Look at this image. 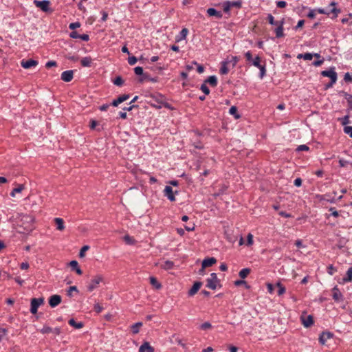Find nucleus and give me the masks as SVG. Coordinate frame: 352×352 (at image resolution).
<instances>
[{"label": "nucleus", "mask_w": 352, "mask_h": 352, "mask_svg": "<svg viewBox=\"0 0 352 352\" xmlns=\"http://www.w3.org/2000/svg\"><path fill=\"white\" fill-rule=\"evenodd\" d=\"M250 272L251 270L250 268H243L239 272V275L241 278L244 279L250 274Z\"/></svg>", "instance_id": "nucleus-31"}, {"label": "nucleus", "mask_w": 352, "mask_h": 352, "mask_svg": "<svg viewBox=\"0 0 352 352\" xmlns=\"http://www.w3.org/2000/svg\"><path fill=\"white\" fill-rule=\"evenodd\" d=\"M212 327L211 324L209 322H206L200 326V329L202 330H207Z\"/></svg>", "instance_id": "nucleus-48"}, {"label": "nucleus", "mask_w": 352, "mask_h": 352, "mask_svg": "<svg viewBox=\"0 0 352 352\" xmlns=\"http://www.w3.org/2000/svg\"><path fill=\"white\" fill-rule=\"evenodd\" d=\"M267 20L270 24L276 26L278 25V22H280V21H274V18L271 14H268Z\"/></svg>", "instance_id": "nucleus-40"}, {"label": "nucleus", "mask_w": 352, "mask_h": 352, "mask_svg": "<svg viewBox=\"0 0 352 352\" xmlns=\"http://www.w3.org/2000/svg\"><path fill=\"white\" fill-rule=\"evenodd\" d=\"M201 285H202V283L201 282H199V281L195 282L193 284L192 287L190 288V289L188 291V296H192L195 294H197V292L199 291V289H200Z\"/></svg>", "instance_id": "nucleus-17"}, {"label": "nucleus", "mask_w": 352, "mask_h": 352, "mask_svg": "<svg viewBox=\"0 0 352 352\" xmlns=\"http://www.w3.org/2000/svg\"><path fill=\"white\" fill-rule=\"evenodd\" d=\"M344 96H345V99L346 100V101L348 102L349 108L352 109V95L345 93Z\"/></svg>", "instance_id": "nucleus-43"}, {"label": "nucleus", "mask_w": 352, "mask_h": 352, "mask_svg": "<svg viewBox=\"0 0 352 352\" xmlns=\"http://www.w3.org/2000/svg\"><path fill=\"white\" fill-rule=\"evenodd\" d=\"M38 64V61L33 59H29L26 60H22L21 62V65L24 69H30L32 67H36Z\"/></svg>", "instance_id": "nucleus-8"}, {"label": "nucleus", "mask_w": 352, "mask_h": 352, "mask_svg": "<svg viewBox=\"0 0 352 352\" xmlns=\"http://www.w3.org/2000/svg\"><path fill=\"white\" fill-rule=\"evenodd\" d=\"M329 211H331V215H332V216H333V217H338L339 216V213H338V212L336 210V208H333V207L330 208H329Z\"/></svg>", "instance_id": "nucleus-62"}, {"label": "nucleus", "mask_w": 352, "mask_h": 352, "mask_svg": "<svg viewBox=\"0 0 352 352\" xmlns=\"http://www.w3.org/2000/svg\"><path fill=\"white\" fill-rule=\"evenodd\" d=\"M230 114L234 116L235 118H239L240 115L237 113V108L235 106H232L229 110Z\"/></svg>", "instance_id": "nucleus-36"}, {"label": "nucleus", "mask_w": 352, "mask_h": 352, "mask_svg": "<svg viewBox=\"0 0 352 352\" xmlns=\"http://www.w3.org/2000/svg\"><path fill=\"white\" fill-rule=\"evenodd\" d=\"M321 75L324 77H329L330 80H337L338 75L335 71V67H330L328 70H324L321 72Z\"/></svg>", "instance_id": "nucleus-6"}, {"label": "nucleus", "mask_w": 352, "mask_h": 352, "mask_svg": "<svg viewBox=\"0 0 352 352\" xmlns=\"http://www.w3.org/2000/svg\"><path fill=\"white\" fill-rule=\"evenodd\" d=\"M344 132L349 135L351 138H352V126H345L343 129Z\"/></svg>", "instance_id": "nucleus-45"}, {"label": "nucleus", "mask_w": 352, "mask_h": 352, "mask_svg": "<svg viewBox=\"0 0 352 352\" xmlns=\"http://www.w3.org/2000/svg\"><path fill=\"white\" fill-rule=\"evenodd\" d=\"M78 292L76 286H71V287H69V289H68L67 293V296H70V297L72 296V292Z\"/></svg>", "instance_id": "nucleus-47"}, {"label": "nucleus", "mask_w": 352, "mask_h": 352, "mask_svg": "<svg viewBox=\"0 0 352 352\" xmlns=\"http://www.w3.org/2000/svg\"><path fill=\"white\" fill-rule=\"evenodd\" d=\"M276 286L278 288V296H281L285 293V291H286L285 287L280 282H278L276 283Z\"/></svg>", "instance_id": "nucleus-39"}, {"label": "nucleus", "mask_w": 352, "mask_h": 352, "mask_svg": "<svg viewBox=\"0 0 352 352\" xmlns=\"http://www.w3.org/2000/svg\"><path fill=\"white\" fill-rule=\"evenodd\" d=\"M70 37L72 38H80L84 41H88L89 40V36L88 34H80L76 31L72 32L70 33Z\"/></svg>", "instance_id": "nucleus-14"}, {"label": "nucleus", "mask_w": 352, "mask_h": 352, "mask_svg": "<svg viewBox=\"0 0 352 352\" xmlns=\"http://www.w3.org/2000/svg\"><path fill=\"white\" fill-rule=\"evenodd\" d=\"M72 269L73 270H75L76 272L79 274V275H81L82 274V271L81 270V269L78 267V263L76 261H72L69 263Z\"/></svg>", "instance_id": "nucleus-25"}, {"label": "nucleus", "mask_w": 352, "mask_h": 352, "mask_svg": "<svg viewBox=\"0 0 352 352\" xmlns=\"http://www.w3.org/2000/svg\"><path fill=\"white\" fill-rule=\"evenodd\" d=\"M302 324L305 327H309L314 324V318L311 315L300 317Z\"/></svg>", "instance_id": "nucleus-11"}, {"label": "nucleus", "mask_w": 352, "mask_h": 352, "mask_svg": "<svg viewBox=\"0 0 352 352\" xmlns=\"http://www.w3.org/2000/svg\"><path fill=\"white\" fill-rule=\"evenodd\" d=\"M57 63L56 61H54V60H50V61H48L45 64V67L47 68H50L52 67H54V66H56Z\"/></svg>", "instance_id": "nucleus-59"}, {"label": "nucleus", "mask_w": 352, "mask_h": 352, "mask_svg": "<svg viewBox=\"0 0 352 352\" xmlns=\"http://www.w3.org/2000/svg\"><path fill=\"white\" fill-rule=\"evenodd\" d=\"M43 302L44 299L43 298H32L31 300L30 312L33 314H35L38 311V307L41 305Z\"/></svg>", "instance_id": "nucleus-5"}, {"label": "nucleus", "mask_w": 352, "mask_h": 352, "mask_svg": "<svg viewBox=\"0 0 352 352\" xmlns=\"http://www.w3.org/2000/svg\"><path fill=\"white\" fill-rule=\"evenodd\" d=\"M283 25H284V19H283L281 21H280V22H278V25H276L277 27L274 30V32L276 33V36L277 38L283 37L285 35L284 32H283V30H284Z\"/></svg>", "instance_id": "nucleus-10"}, {"label": "nucleus", "mask_w": 352, "mask_h": 352, "mask_svg": "<svg viewBox=\"0 0 352 352\" xmlns=\"http://www.w3.org/2000/svg\"><path fill=\"white\" fill-rule=\"evenodd\" d=\"M103 280V278L101 275H96L94 276L87 285V289L89 292H92L94 289L98 287V285Z\"/></svg>", "instance_id": "nucleus-4"}, {"label": "nucleus", "mask_w": 352, "mask_h": 352, "mask_svg": "<svg viewBox=\"0 0 352 352\" xmlns=\"http://www.w3.org/2000/svg\"><path fill=\"white\" fill-rule=\"evenodd\" d=\"M314 55L311 53L300 54L298 58H303L304 60H310L313 58Z\"/></svg>", "instance_id": "nucleus-37"}, {"label": "nucleus", "mask_w": 352, "mask_h": 352, "mask_svg": "<svg viewBox=\"0 0 352 352\" xmlns=\"http://www.w3.org/2000/svg\"><path fill=\"white\" fill-rule=\"evenodd\" d=\"M276 6L278 8H283L287 6V3L284 1H278L276 2Z\"/></svg>", "instance_id": "nucleus-60"}, {"label": "nucleus", "mask_w": 352, "mask_h": 352, "mask_svg": "<svg viewBox=\"0 0 352 352\" xmlns=\"http://www.w3.org/2000/svg\"><path fill=\"white\" fill-rule=\"evenodd\" d=\"M114 85L117 86H122L124 84V80L121 76H117L113 80Z\"/></svg>", "instance_id": "nucleus-42"}, {"label": "nucleus", "mask_w": 352, "mask_h": 352, "mask_svg": "<svg viewBox=\"0 0 352 352\" xmlns=\"http://www.w3.org/2000/svg\"><path fill=\"white\" fill-rule=\"evenodd\" d=\"M74 77V71L73 70H67L63 72L61 74L60 78L64 82H69L72 81Z\"/></svg>", "instance_id": "nucleus-9"}, {"label": "nucleus", "mask_w": 352, "mask_h": 352, "mask_svg": "<svg viewBox=\"0 0 352 352\" xmlns=\"http://www.w3.org/2000/svg\"><path fill=\"white\" fill-rule=\"evenodd\" d=\"M41 332L43 334L52 333V328H51V327H47V326H45V327H43V328L41 330Z\"/></svg>", "instance_id": "nucleus-50"}, {"label": "nucleus", "mask_w": 352, "mask_h": 352, "mask_svg": "<svg viewBox=\"0 0 352 352\" xmlns=\"http://www.w3.org/2000/svg\"><path fill=\"white\" fill-rule=\"evenodd\" d=\"M217 259L214 257L206 258L202 261V269L208 267L216 263Z\"/></svg>", "instance_id": "nucleus-19"}, {"label": "nucleus", "mask_w": 352, "mask_h": 352, "mask_svg": "<svg viewBox=\"0 0 352 352\" xmlns=\"http://www.w3.org/2000/svg\"><path fill=\"white\" fill-rule=\"evenodd\" d=\"M223 12L226 13H229L231 9L230 5V1H226L222 3Z\"/></svg>", "instance_id": "nucleus-38"}, {"label": "nucleus", "mask_w": 352, "mask_h": 352, "mask_svg": "<svg viewBox=\"0 0 352 352\" xmlns=\"http://www.w3.org/2000/svg\"><path fill=\"white\" fill-rule=\"evenodd\" d=\"M352 282V267L346 273V276L342 278V283Z\"/></svg>", "instance_id": "nucleus-27"}, {"label": "nucleus", "mask_w": 352, "mask_h": 352, "mask_svg": "<svg viewBox=\"0 0 352 352\" xmlns=\"http://www.w3.org/2000/svg\"><path fill=\"white\" fill-rule=\"evenodd\" d=\"M253 243V236L252 234H248L247 236V245H251Z\"/></svg>", "instance_id": "nucleus-56"}, {"label": "nucleus", "mask_w": 352, "mask_h": 352, "mask_svg": "<svg viewBox=\"0 0 352 352\" xmlns=\"http://www.w3.org/2000/svg\"><path fill=\"white\" fill-rule=\"evenodd\" d=\"M61 296L58 294L52 295L49 298V305L51 307H56L61 302Z\"/></svg>", "instance_id": "nucleus-7"}, {"label": "nucleus", "mask_w": 352, "mask_h": 352, "mask_svg": "<svg viewBox=\"0 0 352 352\" xmlns=\"http://www.w3.org/2000/svg\"><path fill=\"white\" fill-rule=\"evenodd\" d=\"M143 325V323L142 322H136L135 324H133V325L131 326V331L133 334H137L139 333L140 331V328L141 327H142Z\"/></svg>", "instance_id": "nucleus-28"}, {"label": "nucleus", "mask_w": 352, "mask_h": 352, "mask_svg": "<svg viewBox=\"0 0 352 352\" xmlns=\"http://www.w3.org/2000/svg\"><path fill=\"white\" fill-rule=\"evenodd\" d=\"M188 32V29L183 28L182 30V31L180 32V34H181V36H182V38H185L186 37V36H187Z\"/></svg>", "instance_id": "nucleus-63"}, {"label": "nucleus", "mask_w": 352, "mask_h": 352, "mask_svg": "<svg viewBox=\"0 0 352 352\" xmlns=\"http://www.w3.org/2000/svg\"><path fill=\"white\" fill-rule=\"evenodd\" d=\"M24 189V185L19 184L18 186L12 190V191L10 192L11 197H14L16 193L21 192Z\"/></svg>", "instance_id": "nucleus-33"}, {"label": "nucleus", "mask_w": 352, "mask_h": 352, "mask_svg": "<svg viewBox=\"0 0 352 352\" xmlns=\"http://www.w3.org/2000/svg\"><path fill=\"white\" fill-rule=\"evenodd\" d=\"M68 323L69 325H71L72 327H73L77 329H81L84 327L83 322H77L75 321V320L74 318H71L68 321Z\"/></svg>", "instance_id": "nucleus-26"}, {"label": "nucleus", "mask_w": 352, "mask_h": 352, "mask_svg": "<svg viewBox=\"0 0 352 352\" xmlns=\"http://www.w3.org/2000/svg\"><path fill=\"white\" fill-rule=\"evenodd\" d=\"M344 80L346 82H352V76L347 72L344 74Z\"/></svg>", "instance_id": "nucleus-53"}, {"label": "nucleus", "mask_w": 352, "mask_h": 352, "mask_svg": "<svg viewBox=\"0 0 352 352\" xmlns=\"http://www.w3.org/2000/svg\"><path fill=\"white\" fill-rule=\"evenodd\" d=\"M92 62L91 57H84L81 59V65L83 67H90Z\"/></svg>", "instance_id": "nucleus-29"}, {"label": "nucleus", "mask_w": 352, "mask_h": 352, "mask_svg": "<svg viewBox=\"0 0 352 352\" xmlns=\"http://www.w3.org/2000/svg\"><path fill=\"white\" fill-rule=\"evenodd\" d=\"M94 309L96 313L99 314L102 311L103 307L100 304L96 303L94 305Z\"/></svg>", "instance_id": "nucleus-55"}, {"label": "nucleus", "mask_w": 352, "mask_h": 352, "mask_svg": "<svg viewBox=\"0 0 352 352\" xmlns=\"http://www.w3.org/2000/svg\"><path fill=\"white\" fill-rule=\"evenodd\" d=\"M239 58L237 56H232L231 60L229 61V63H232V67H234L237 63L239 62Z\"/></svg>", "instance_id": "nucleus-51"}, {"label": "nucleus", "mask_w": 352, "mask_h": 352, "mask_svg": "<svg viewBox=\"0 0 352 352\" xmlns=\"http://www.w3.org/2000/svg\"><path fill=\"white\" fill-rule=\"evenodd\" d=\"M328 197L327 195H317V197L318 198V199L320 201H322V200H325V201H327L330 203H335L336 202V199L334 197H332V198H328L327 197Z\"/></svg>", "instance_id": "nucleus-34"}, {"label": "nucleus", "mask_w": 352, "mask_h": 352, "mask_svg": "<svg viewBox=\"0 0 352 352\" xmlns=\"http://www.w3.org/2000/svg\"><path fill=\"white\" fill-rule=\"evenodd\" d=\"M54 222L56 224V229L58 230H63L65 229L64 221L63 219L56 217L54 219Z\"/></svg>", "instance_id": "nucleus-23"}, {"label": "nucleus", "mask_w": 352, "mask_h": 352, "mask_svg": "<svg viewBox=\"0 0 352 352\" xmlns=\"http://www.w3.org/2000/svg\"><path fill=\"white\" fill-rule=\"evenodd\" d=\"M200 89L206 94L208 95L210 92L209 88L206 85V84L204 82L201 85Z\"/></svg>", "instance_id": "nucleus-44"}, {"label": "nucleus", "mask_w": 352, "mask_h": 352, "mask_svg": "<svg viewBox=\"0 0 352 352\" xmlns=\"http://www.w3.org/2000/svg\"><path fill=\"white\" fill-rule=\"evenodd\" d=\"M134 72L136 75L142 76V77L139 79L140 82L146 80V78L148 77V74L144 73L143 68L142 67H136L134 68Z\"/></svg>", "instance_id": "nucleus-13"}, {"label": "nucleus", "mask_w": 352, "mask_h": 352, "mask_svg": "<svg viewBox=\"0 0 352 352\" xmlns=\"http://www.w3.org/2000/svg\"><path fill=\"white\" fill-rule=\"evenodd\" d=\"M206 281V287L213 290L216 289L217 285L219 284V280L216 273H212L210 278H208Z\"/></svg>", "instance_id": "nucleus-2"}, {"label": "nucleus", "mask_w": 352, "mask_h": 352, "mask_svg": "<svg viewBox=\"0 0 352 352\" xmlns=\"http://www.w3.org/2000/svg\"><path fill=\"white\" fill-rule=\"evenodd\" d=\"M139 352H155L154 348L149 342H144L139 348Z\"/></svg>", "instance_id": "nucleus-16"}, {"label": "nucleus", "mask_w": 352, "mask_h": 352, "mask_svg": "<svg viewBox=\"0 0 352 352\" xmlns=\"http://www.w3.org/2000/svg\"><path fill=\"white\" fill-rule=\"evenodd\" d=\"M34 4L45 12H52L53 10L50 8V1L48 0H34Z\"/></svg>", "instance_id": "nucleus-1"}, {"label": "nucleus", "mask_w": 352, "mask_h": 352, "mask_svg": "<svg viewBox=\"0 0 352 352\" xmlns=\"http://www.w3.org/2000/svg\"><path fill=\"white\" fill-rule=\"evenodd\" d=\"M174 266V263L170 261H166L162 265V267L164 270H168L173 269Z\"/></svg>", "instance_id": "nucleus-32"}, {"label": "nucleus", "mask_w": 352, "mask_h": 352, "mask_svg": "<svg viewBox=\"0 0 352 352\" xmlns=\"http://www.w3.org/2000/svg\"><path fill=\"white\" fill-rule=\"evenodd\" d=\"M337 80H330L329 83L324 85V89L327 90L333 86V85L336 82Z\"/></svg>", "instance_id": "nucleus-64"}, {"label": "nucleus", "mask_w": 352, "mask_h": 352, "mask_svg": "<svg viewBox=\"0 0 352 352\" xmlns=\"http://www.w3.org/2000/svg\"><path fill=\"white\" fill-rule=\"evenodd\" d=\"M138 61V59L135 56H129L128 58V63L130 65H135Z\"/></svg>", "instance_id": "nucleus-52"}, {"label": "nucleus", "mask_w": 352, "mask_h": 352, "mask_svg": "<svg viewBox=\"0 0 352 352\" xmlns=\"http://www.w3.org/2000/svg\"><path fill=\"white\" fill-rule=\"evenodd\" d=\"M332 297L336 301H340L343 299V296L337 286H335L332 289Z\"/></svg>", "instance_id": "nucleus-18"}, {"label": "nucleus", "mask_w": 352, "mask_h": 352, "mask_svg": "<svg viewBox=\"0 0 352 352\" xmlns=\"http://www.w3.org/2000/svg\"><path fill=\"white\" fill-rule=\"evenodd\" d=\"M89 247L88 245H85V246H83V247L81 248V250H80V252H79V256H80V257H83V256H85V252L87 250H89Z\"/></svg>", "instance_id": "nucleus-54"}, {"label": "nucleus", "mask_w": 352, "mask_h": 352, "mask_svg": "<svg viewBox=\"0 0 352 352\" xmlns=\"http://www.w3.org/2000/svg\"><path fill=\"white\" fill-rule=\"evenodd\" d=\"M229 64V61L224 60L221 63V67L219 72L222 75H226L229 72V68L228 67V65Z\"/></svg>", "instance_id": "nucleus-22"}, {"label": "nucleus", "mask_w": 352, "mask_h": 352, "mask_svg": "<svg viewBox=\"0 0 352 352\" xmlns=\"http://www.w3.org/2000/svg\"><path fill=\"white\" fill-rule=\"evenodd\" d=\"M164 196H166L170 201H175V197L173 191L172 187L166 186L164 190Z\"/></svg>", "instance_id": "nucleus-12"}, {"label": "nucleus", "mask_w": 352, "mask_h": 352, "mask_svg": "<svg viewBox=\"0 0 352 352\" xmlns=\"http://www.w3.org/2000/svg\"><path fill=\"white\" fill-rule=\"evenodd\" d=\"M257 68L260 70V78H263L266 74L265 63H264L263 64H261Z\"/></svg>", "instance_id": "nucleus-35"}, {"label": "nucleus", "mask_w": 352, "mask_h": 352, "mask_svg": "<svg viewBox=\"0 0 352 352\" xmlns=\"http://www.w3.org/2000/svg\"><path fill=\"white\" fill-rule=\"evenodd\" d=\"M207 14L210 16H215L217 19H220L223 17V14L220 11H217L214 8H210L207 10Z\"/></svg>", "instance_id": "nucleus-15"}, {"label": "nucleus", "mask_w": 352, "mask_h": 352, "mask_svg": "<svg viewBox=\"0 0 352 352\" xmlns=\"http://www.w3.org/2000/svg\"><path fill=\"white\" fill-rule=\"evenodd\" d=\"M230 5L231 8L235 7L236 8H241L242 6V1L238 0L234 1H230Z\"/></svg>", "instance_id": "nucleus-41"}, {"label": "nucleus", "mask_w": 352, "mask_h": 352, "mask_svg": "<svg viewBox=\"0 0 352 352\" xmlns=\"http://www.w3.org/2000/svg\"><path fill=\"white\" fill-rule=\"evenodd\" d=\"M316 9L315 10H311L309 12V13L307 14V17H309L310 19H314L315 16H316Z\"/></svg>", "instance_id": "nucleus-61"}, {"label": "nucleus", "mask_w": 352, "mask_h": 352, "mask_svg": "<svg viewBox=\"0 0 352 352\" xmlns=\"http://www.w3.org/2000/svg\"><path fill=\"white\" fill-rule=\"evenodd\" d=\"M80 26V24L79 22H75V23H72L69 24V28L71 29V30H74L77 28H79Z\"/></svg>", "instance_id": "nucleus-58"}, {"label": "nucleus", "mask_w": 352, "mask_h": 352, "mask_svg": "<svg viewBox=\"0 0 352 352\" xmlns=\"http://www.w3.org/2000/svg\"><path fill=\"white\" fill-rule=\"evenodd\" d=\"M333 334L330 332H322L319 337V342L321 344H324L327 340L331 338Z\"/></svg>", "instance_id": "nucleus-21"}, {"label": "nucleus", "mask_w": 352, "mask_h": 352, "mask_svg": "<svg viewBox=\"0 0 352 352\" xmlns=\"http://www.w3.org/2000/svg\"><path fill=\"white\" fill-rule=\"evenodd\" d=\"M130 96L129 94H124L122 96H120L117 99L114 100L111 105L114 107H117L119 104L127 100L129 98Z\"/></svg>", "instance_id": "nucleus-20"}, {"label": "nucleus", "mask_w": 352, "mask_h": 352, "mask_svg": "<svg viewBox=\"0 0 352 352\" xmlns=\"http://www.w3.org/2000/svg\"><path fill=\"white\" fill-rule=\"evenodd\" d=\"M309 150V146H307V145L305 144H302V145H300L297 147L296 148V151H307Z\"/></svg>", "instance_id": "nucleus-49"}, {"label": "nucleus", "mask_w": 352, "mask_h": 352, "mask_svg": "<svg viewBox=\"0 0 352 352\" xmlns=\"http://www.w3.org/2000/svg\"><path fill=\"white\" fill-rule=\"evenodd\" d=\"M245 57L246 58V60L250 63H252V65H254L256 67H259V65L261 64V59L260 56H256L254 58L252 57V52L250 51H248L245 53Z\"/></svg>", "instance_id": "nucleus-3"}, {"label": "nucleus", "mask_w": 352, "mask_h": 352, "mask_svg": "<svg viewBox=\"0 0 352 352\" xmlns=\"http://www.w3.org/2000/svg\"><path fill=\"white\" fill-rule=\"evenodd\" d=\"M327 273L329 274L333 275L337 271V269L336 267H334L333 265H329L327 267Z\"/></svg>", "instance_id": "nucleus-46"}, {"label": "nucleus", "mask_w": 352, "mask_h": 352, "mask_svg": "<svg viewBox=\"0 0 352 352\" xmlns=\"http://www.w3.org/2000/svg\"><path fill=\"white\" fill-rule=\"evenodd\" d=\"M150 283L156 289H159L162 287V285L157 281V278L151 276L150 277Z\"/></svg>", "instance_id": "nucleus-30"}, {"label": "nucleus", "mask_w": 352, "mask_h": 352, "mask_svg": "<svg viewBox=\"0 0 352 352\" xmlns=\"http://www.w3.org/2000/svg\"><path fill=\"white\" fill-rule=\"evenodd\" d=\"M349 164V162H348L347 160H345L344 159H340L339 160V164H340V166L341 167H345L348 164Z\"/></svg>", "instance_id": "nucleus-57"}, {"label": "nucleus", "mask_w": 352, "mask_h": 352, "mask_svg": "<svg viewBox=\"0 0 352 352\" xmlns=\"http://www.w3.org/2000/svg\"><path fill=\"white\" fill-rule=\"evenodd\" d=\"M208 83L210 86L214 87L217 85V78L215 76H209L204 82Z\"/></svg>", "instance_id": "nucleus-24"}]
</instances>
